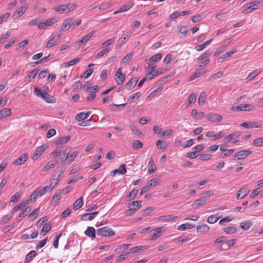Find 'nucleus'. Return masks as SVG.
<instances>
[{
	"label": "nucleus",
	"mask_w": 263,
	"mask_h": 263,
	"mask_svg": "<svg viewBox=\"0 0 263 263\" xmlns=\"http://www.w3.org/2000/svg\"><path fill=\"white\" fill-rule=\"evenodd\" d=\"M77 5L75 3H68L61 4L53 7L54 10L60 14L68 13L73 11Z\"/></svg>",
	"instance_id": "obj_1"
},
{
	"label": "nucleus",
	"mask_w": 263,
	"mask_h": 263,
	"mask_svg": "<svg viewBox=\"0 0 263 263\" xmlns=\"http://www.w3.org/2000/svg\"><path fill=\"white\" fill-rule=\"evenodd\" d=\"M34 92L36 96L41 97L48 103H53L55 101V99L53 97L48 95L46 92L43 91L37 87L34 88Z\"/></svg>",
	"instance_id": "obj_2"
},
{
	"label": "nucleus",
	"mask_w": 263,
	"mask_h": 263,
	"mask_svg": "<svg viewBox=\"0 0 263 263\" xmlns=\"http://www.w3.org/2000/svg\"><path fill=\"white\" fill-rule=\"evenodd\" d=\"M262 4L261 2H252L246 5L245 8L242 10V13L248 14L253 10H257L258 7Z\"/></svg>",
	"instance_id": "obj_3"
},
{
	"label": "nucleus",
	"mask_w": 263,
	"mask_h": 263,
	"mask_svg": "<svg viewBox=\"0 0 263 263\" xmlns=\"http://www.w3.org/2000/svg\"><path fill=\"white\" fill-rule=\"evenodd\" d=\"M97 234L104 237H111L115 235V232L111 228L104 227L97 230Z\"/></svg>",
	"instance_id": "obj_4"
},
{
	"label": "nucleus",
	"mask_w": 263,
	"mask_h": 263,
	"mask_svg": "<svg viewBox=\"0 0 263 263\" xmlns=\"http://www.w3.org/2000/svg\"><path fill=\"white\" fill-rule=\"evenodd\" d=\"M254 109V106L251 104H242L238 106H233L231 107V110L236 111H250Z\"/></svg>",
	"instance_id": "obj_5"
},
{
	"label": "nucleus",
	"mask_w": 263,
	"mask_h": 263,
	"mask_svg": "<svg viewBox=\"0 0 263 263\" xmlns=\"http://www.w3.org/2000/svg\"><path fill=\"white\" fill-rule=\"evenodd\" d=\"M141 201H134L129 203V205H134L136 204V208H130L129 210L125 212V214L127 216H130L134 214L136 211L139 210L141 206Z\"/></svg>",
	"instance_id": "obj_6"
},
{
	"label": "nucleus",
	"mask_w": 263,
	"mask_h": 263,
	"mask_svg": "<svg viewBox=\"0 0 263 263\" xmlns=\"http://www.w3.org/2000/svg\"><path fill=\"white\" fill-rule=\"evenodd\" d=\"M57 20L55 17H51L47 20L44 22H40L38 24V28L40 29H44L48 26H52L57 22Z\"/></svg>",
	"instance_id": "obj_7"
},
{
	"label": "nucleus",
	"mask_w": 263,
	"mask_h": 263,
	"mask_svg": "<svg viewBox=\"0 0 263 263\" xmlns=\"http://www.w3.org/2000/svg\"><path fill=\"white\" fill-rule=\"evenodd\" d=\"M205 118L208 121L214 123L220 122L222 120V117L221 116L213 113H210L206 115Z\"/></svg>",
	"instance_id": "obj_8"
},
{
	"label": "nucleus",
	"mask_w": 263,
	"mask_h": 263,
	"mask_svg": "<svg viewBox=\"0 0 263 263\" xmlns=\"http://www.w3.org/2000/svg\"><path fill=\"white\" fill-rule=\"evenodd\" d=\"M165 230L163 227L157 228L149 232V234L151 236V240H154L159 238L160 236V233L162 231Z\"/></svg>",
	"instance_id": "obj_9"
},
{
	"label": "nucleus",
	"mask_w": 263,
	"mask_h": 263,
	"mask_svg": "<svg viewBox=\"0 0 263 263\" xmlns=\"http://www.w3.org/2000/svg\"><path fill=\"white\" fill-rule=\"evenodd\" d=\"M240 126L246 129L252 128H260L261 127V124H258L256 122L251 121L248 122H243L240 124Z\"/></svg>",
	"instance_id": "obj_10"
},
{
	"label": "nucleus",
	"mask_w": 263,
	"mask_h": 263,
	"mask_svg": "<svg viewBox=\"0 0 263 263\" xmlns=\"http://www.w3.org/2000/svg\"><path fill=\"white\" fill-rule=\"evenodd\" d=\"M72 27V18L68 17L63 21L61 31H65Z\"/></svg>",
	"instance_id": "obj_11"
},
{
	"label": "nucleus",
	"mask_w": 263,
	"mask_h": 263,
	"mask_svg": "<svg viewBox=\"0 0 263 263\" xmlns=\"http://www.w3.org/2000/svg\"><path fill=\"white\" fill-rule=\"evenodd\" d=\"M99 214V212L84 214L81 217V220L84 221H91L93 220Z\"/></svg>",
	"instance_id": "obj_12"
},
{
	"label": "nucleus",
	"mask_w": 263,
	"mask_h": 263,
	"mask_svg": "<svg viewBox=\"0 0 263 263\" xmlns=\"http://www.w3.org/2000/svg\"><path fill=\"white\" fill-rule=\"evenodd\" d=\"M252 153V151L249 150H242L239 151L234 155V157H236L238 160H241L247 157L249 154Z\"/></svg>",
	"instance_id": "obj_13"
},
{
	"label": "nucleus",
	"mask_w": 263,
	"mask_h": 263,
	"mask_svg": "<svg viewBox=\"0 0 263 263\" xmlns=\"http://www.w3.org/2000/svg\"><path fill=\"white\" fill-rule=\"evenodd\" d=\"M46 148V146L44 145L38 147L34 152L32 159L33 160L37 159L45 152Z\"/></svg>",
	"instance_id": "obj_14"
},
{
	"label": "nucleus",
	"mask_w": 263,
	"mask_h": 263,
	"mask_svg": "<svg viewBox=\"0 0 263 263\" xmlns=\"http://www.w3.org/2000/svg\"><path fill=\"white\" fill-rule=\"evenodd\" d=\"M28 159V156L26 154H23L21 155L18 159H16L13 164L15 165H21L24 164Z\"/></svg>",
	"instance_id": "obj_15"
},
{
	"label": "nucleus",
	"mask_w": 263,
	"mask_h": 263,
	"mask_svg": "<svg viewBox=\"0 0 263 263\" xmlns=\"http://www.w3.org/2000/svg\"><path fill=\"white\" fill-rule=\"evenodd\" d=\"M60 36L59 35L54 34L53 35L48 41L46 44V47L50 48L53 46L56 45L57 41L59 40Z\"/></svg>",
	"instance_id": "obj_16"
},
{
	"label": "nucleus",
	"mask_w": 263,
	"mask_h": 263,
	"mask_svg": "<svg viewBox=\"0 0 263 263\" xmlns=\"http://www.w3.org/2000/svg\"><path fill=\"white\" fill-rule=\"evenodd\" d=\"M240 134H241L240 133L238 132H234V133L231 134L230 135L224 137L223 141L224 142L228 143L230 141H231L232 140L239 137L240 135Z\"/></svg>",
	"instance_id": "obj_17"
},
{
	"label": "nucleus",
	"mask_w": 263,
	"mask_h": 263,
	"mask_svg": "<svg viewBox=\"0 0 263 263\" xmlns=\"http://www.w3.org/2000/svg\"><path fill=\"white\" fill-rule=\"evenodd\" d=\"M70 136L62 137L56 140L55 144L56 145H62L67 143L70 139Z\"/></svg>",
	"instance_id": "obj_18"
},
{
	"label": "nucleus",
	"mask_w": 263,
	"mask_h": 263,
	"mask_svg": "<svg viewBox=\"0 0 263 263\" xmlns=\"http://www.w3.org/2000/svg\"><path fill=\"white\" fill-rule=\"evenodd\" d=\"M91 114V112L90 111H88V112H80L78 114H77L76 116V120L78 121H83L86 119H87L89 116V115H90Z\"/></svg>",
	"instance_id": "obj_19"
},
{
	"label": "nucleus",
	"mask_w": 263,
	"mask_h": 263,
	"mask_svg": "<svg viewBox=\"0 0 263 263\" xmlns=\"http://www.w3.org/2000/svg\"><path fill=\"white\" fill-rule=\"evenodd\" d=\"M249 190L248 188H241L237 193L236 198L237 199H242L248 194Z\"/></svg>",
	"instance_id": "obj_20"
},
{
	"label": "nucleus",
	"mask_w": 263,
	"mask_h": 263,
	"mask_svg": "<svg viewBox=\"0 0 263 263\" xmlns=\"http://www.w3.org/2000/svg\"><path fill=\"white\" fill-rule=\"evenodd\" d=\"M12 114V111L9 108H4L0 111V120L6 118Z\"/></svg>",
	"instance_id": "obj_21"
},
{
	"label": "nucleus",
	"mask_w": 263,
	"mask_h": 263,
	"mask_svg": "<svg viewBox=\"0 0 263 263\" xmlns=\"http://www.w3.org/2000/svg\"><path fill=\"white\" fill-rule=\"evenodd\" d=\"M115 76L118 78V80H117V82L118 85H121L124 82L125 78V74L121 72V69H119L115 73Z\"/></svg>",
	"instance_id": "obj_22"
},
{
	"label": "nucleus",
	"mask_w": 263,
	"mask_h": 263,
	"mask_svg": "<svg viewBox=\"0 0 263 263\" xmlns=\"http://www.w3.org/2000/svg\"><path fill=\"white\" fill-rule=\"evenodd\" d=\"M224 135V133L223 131H220L217 134L214 135V133L213 132H208L206 133V137H213L214 138L213 140H216L219 139L223 137Z\"/></svg>",
	"instance_id": "obj_23"
},
{
	"label": "nucleus",
	"mask_w": 263,
	"mask_h": 263,
	"mask_svg": "<svg viewBox=\"0 0 263 263\" xmlns=\"http://www.w3.org/2000/svg\"><path fill=\"white\" fill-rule=\"evenodd\" d=\"M178 218L179 217L178 216H175L173 214L161 216L159 217V219L160 220L163 221H175L176 219H178Z\"/></svg>",
	"instance_id": "obj_24"
},
{
	"label": "nucleus",
	"mask_w": 263,
	"mask_h": 263,
	"mask_svg": "<svg viewBox=\"0 0 263 263\" xmlns=\"http://www.w3.org/2000/svg\"><path fill=\"white\" fill-rule=\"evenodd\" d=\"M138 81V79L137 78H133L131 79L126 85V89L129 90H131L136 85Z\"/></svg>",
	"instance_id": "obj_25"
},
{
	"label": "nucleus",
	"mask_w": 263,
	"mask_h": 263,
	"mask_svg": "<svg viewBox=\"0 0 263 263\" xmlns=\"http://www.w3.org/2000/svg\"><path fill=\"white\" fill-rule=\"evenodd\" d=\"M179 29L178 37L180 39H182L186 36L188 30L186 26L178 27Z\"/></svg>",
	"instance_id": "obj_26"
},
{
	"label": "nucleus",
	"mask_w": 263,
	"mask_h": 263,
	"mask_svg": "<svg viewBox=\"0 0 263 263\" xmlns=\"http://www.w3.org/2000/svg\"><path fill=\"white\" fill-rule=\"evenodd\" d=\"M94 31H92L85 35L81 40L78 42L79 46H81L82 44L87 42L93 35Z\"/></svg>",
	"instance_id": "obj_27"
},
{
	"label": "nucleus",
	"mask_w": 263,
	"mask_h": 263,
	"mask_svg": "<svg viewBox=\"0 0 263 263\" xmlns=\"http://www.w3.org/2000/svg\"><path fill=\"white\" fill-rule=\"evenodd\" d=\"M84 233L86 236L90 238H93L96 237V230L93 227H88Z\"/></svg>",
	"instance_id": "obj_28"
},
{
	"label": "nucleus",
	"mask_w": 263,
	"mask_h": 263,
	"mask_svg": "<svg viewBox=\"0 0 263 263\" xmlns=\"http://www.w3.org/2000/svg\"><path fill=\"white\" fill-rule=\"evenodd\" d=\"M126 172V168L125 165L122 164L120 166L119 168L117 170H115L112 171V175L115 176L117 173H119L122 175L125 174Z\"/></svg>",
	"instance_id": "obj_29"
},
{
	"label": "nucleus",
	"mask_w": 263,
	"mask_h": 263,
	"mask_svg": "<svg viewBox=\"0 0 263 263\" xmlns=\"http://www.w3.org/2000/svg\"><path fill=\"white\" fill-rule=\"evenodd\" d=\"M70 151V148L69 147H66L65 149H63L60 155V158L62 161H64L66 160V157H68V154H69Z\"/></svg>",
	"instance_id": "obj_30"
},
{
	"label": "nucleus",
	"mask_w": 263,
	"mask_h": 263,
	"mask_svg": "<svg viewBox=\"0 0 263 263\" xmlns=\"http://www.w3.org/2000/svg\"><path fill=\"white\" fill-rule=\"evenodd\" d=\"M148 172L151 174L154 173L157 170L153 158H151L148 164Z\"/></svg>",
	"instance_id": "obj_31"
},
{
	"label": "nucleus",
	"mask_w": 263,
	"mask_h": 263,
	"mask_svg": "<svg viewBox=\"0 0 263 263\" xmlns=\"http://www.w3.org/2000/svg\"><path fill=\"white\" fill-rule=\"evenodd\" d=\"M209 229L210 227L206 224H203L197 227V232L204 233L208 232Z\"/></svg>",
	"instance_id": "obj_32"
},
{
	"label": "nucleus",
	"mask_w": 263,
	"mask_h": 263,
	"mask_svg": "<svg viewBox=\"0 0 263 263\" xmlns=\"http://www.w3.org/2000/svg\"><path fill=\"white\" fill-rule=\"evenodd\" d=\"M83 205V198L81 197L77 199L73 205V209L77 211L80 208H81Z\"/></svg>",
	"instance_id": "obj_33"
},
{
	"label": "nucleus",
	"mask_w": 263,
	"mask_h": 263,
	"mask_svg": "<svg viewBox=\"0 0 263 263\" xmlns=\"http://www.w3.org/2000/svg\"><path fill=\"white\" fill-rule=\"evenodd\" d=\"M194 227H195V226L192 224H191L189 223H185L182 224L180 225L179 226H178L177 229L179 231H183L187 229H192V228H194Z\"/></svg>",
	"instance_id": "obj_34"
},
{
	"label": "nucleus",
	"mask_w": 263,
	"mask_h": 263,
	"mask_svg": "<svg viewBox=\"0 0 263 263\" xmlns=\"http://www.w3.org/2000/svg\"><path fill=\"white\" fill-rule=\"evenodd\" d=\"M36 255V253L35 251H31L26 255L25 262L31 261Z\"/></svg>",
	"instance_id": "obj_35"
},
{
	"label": "nucleus",
	"mask_w": 263,
	"mask_h": 263,
	"mask_svg": "<svg viewBox=\"0 0 263 263\" xmlns=\"http://www.w3.org/2000/svg\"><path fill=\"white\" fill-rule=\"evenodd\" d=\"M28 204V201H27L22 202L17 206H15L12 210V213L13 214V213L17 210H22Z\"/></svg>",
	"instance_id": "obj_36"
},
{
	"label": "nucleus",
	"mask_w": 263,
	"mask_h": 263,
	"mask_svg": "<svg viewBox=\"0 0 263 263\" xmlns=\"http://www.w3.org/2000/svg\"><path fill=\"white\" fill-rule=\"evenodd\" d=\"M212 41V40L207 41L202 44L196 46L195 48L197 51H200L204 49L207 46L209 45Z\"/></svg>",
	"instance_id": "obj_37"
},
{
	"label": "nucleus",
	"mask_w": 263,
	"mask_h": 263,
	"mask_svg": "<svg viewBox=\"0 0 263 263\" xmlns=\"http://www.w3.org/2000/svg\"><path fill=\"white\" fill-rule=\"evenodd\" d=\"M156 145L158 148L160 150H165L167 146L166 143L162 140H158L157 141Z\"/></svg>",
	"instance_id": "obj_38"
},
{
	"label": "nucleus",
	"mask_w": 263,
	"mask_h": 263,
	"mask_svg": "<svg viewBox=\"0 0 263 263\" xmlns=\"http://www.w3.org/2000/svg\"><path fill=\"white\" fill-rule=\"evenodd\" d=\"M63 171L62 170L56 172L53 175V178L51 180L52 181V182H56V184H57L60 180L61 176L63 175Z\"/></svg>",
	"instance_id": "obj_39"
},
{
	"label": "nucleus",
	"mask_w": 263,
	"mask_h": 263,
	"mask_svg": "<svg viewBox=\"0 0 263 263\" xmlns=\"http://www.w3.org/2000/svg\"><path fill=\"white\" fill-rule=\"evenodd\" d=\"M252 225V222L250 221H245L240 223V227L243 230H248Z\"/></svg>",
	"instance_id": "obj_40"
},
{
	"label": "nucleus",
	"mask_w": 263,
	"mask_h": 263,
	"mask_svg": "<svg viewBox=\"0 0 263 263\" xmlns=\"http://www.w3.org/2000/svg\"><path fill=\"white\" fill-rule=\"evenodd\" d=\"M260 73V70L259 69H256L250 73L249 75L246 78V80L249 81H251Z\"/></svg>",
	"instance_id": "obj_41"
},
{
	"label": "nucleus",
	"mask_w": 263,
	"mask_h": 263,
	"mask_svg": "<svg viewBox=\"0 0 263 263\" xmlns=\"http://www.w3.org/2000/svg\"><path fill=\"white\" fill-rule=\"evenodd\" d=\"M79 152L78 151H74L70 154H69L68 157H66V159L68 160V163H71L77 156Z\"/></svg>",
	"instance_id": "obj_42"
},
{
	"label": "nucleus",
	"mask_w": 263,
	"mask_h": 263,
	"mask_svg": "<svg viewBox=\"0 0 263 263\" xmlns=\"http://www.w3.org/2000/svg\"><path fill=\"white\" fill-rule=\"evenodd\" d=\"M223 74V72L222 71H219L211 75L209 77V80L213 81L215 80L218 79L220 78Z\"/></svg>",
	"instance_id": "obj_43"
},
{
	"label": "nucleus",
	"mask_w": 263,
	"mask_h": 263,
	"mask_svg": "<svg viewBox=\"0 0 263 263\" xmlns=\"http://www.w3.org/2000/svg\"><path fill=\"white\" fill-rule=\"evenodd\" d=\"M219 218L220 217L217 214L211 215L208 218L207 222L209 223L213 224L217 222Z\"/></svg>",
	"instance_id": "obj_44"
},
{
	"label": "nucleus",
	"mask_w": 263,
	"mask_h": 263,
	"mask_svg": "<svg viewBox=\"0 0 263 263\" xmlns=\"http://www.w3.org/2000/svg\"><path fill=\"white\" fill-rule=\"evenodd\" d=\"M204 73V72L202 71H197L193 73L190 77L189 81H193L200 76H201L202 74Z\"/></svg>",
	"instance_id": "obj_45"
},
{
	"label": "nucleus",
	"mask_w": 263,
	"mask_h": 263,
	"mask_svg": "<svg viewBox=\"0 0 263 263\" xmlns=\"http://www.w3.org/2000/svg\"><path fill=\"white\" fill-rule=\"evenodd\" d=\"M39 213V208L34 209L29 215L28 218L30 220H33L36 218Z\"/></svg>",
	"instance_id": "obj_46"
},
{
	"label": "nucleus",
	"mask_w": 263,
	"mask_h": 263,
	"mask_svg": "<svg viewBox=\"0 0 263 263\" xmlns=\"http://www.w3.org/2000/svg\"><path fill=\"white\" fill-rule=\"evenodd\" d=\"M146 249H147V248H146L144 246L135 247H134V248H132L130 249V253H138V252H139L143 251L145 250H146Z\"/></svg>",
	"instance_id": "obj_47"
},
{
	"label": "nucleus",
	"mask_w": 263,
	"mask_h": 263,
	"mask_svg": "<svg viewBox=\"0 0 263 263\" xmlns=\"http://www.w3.org/2000/svg\"><path fill=\"white\" fill-rule=\"evenodd\" d=\"M31 210V206H28L26 208H25L23 211L20 214L18 218H17V221H21V219L20 218L24 217L25 216L27 215L28 213H29Z\"/></svg>",
	"instance_id": "obj_48"
},
{
	"label": "nucleus",
	"mask_w": 263,
	"mask_h": 263,
	"mask_svg": "<svg viewBox=\"0 0 263 263\" xmlns=\"http://www.w3.org/2000/svg\"><path fill=\"white\" fill-rule=\"evenodd\" d=\"M40 188L36 189L30 195V200H35L38 196H41Z\"/></svg>",
	"instance_id": "obj_49"
},
{
	"label": "nucleus",
	"mask_w": 263,
	"mask_h": 263,
	"mask_svg": "<svg viewBox=\"0 0 263 263\" xmlns=\"http://www.w3.org/2000/svg\"><path fill=\"white\" fill-rule=\"evenodd\" d=\"M134 2L130 1L127 2L125 5L121 7V10L123 12H125L130 9L134 5Z\"/></svg>",
	"instance_id": "obj_50"
},
{
	"label": "nucleus",
	"mask_w": 263,
	"mask_h": 263,
	"mask_svg": "<svg viewBox=\"0 0 263 263\" xmlns=\"http://www.w3.org/2000/svg\"><path fill=\"white\" fill-rule=\"evenodd\" d=\"M62 191H57L52 197V201L55 203L59 202L62 194Z\"/></svg>",
	"instance_id": "obj_51"
},
{
	"label": "nucleus",
	"mask_w": 263,
	"mask_h": 263,
	"mask_svg": "<svg viewBox=\"0 0 263 263\" xmlns=\"http://www.w3.org/2000/svg\"><path fill=\"white\" fill-rule=\"evenodd\" d=\"M223 230L226 233L230 234H234L236 231V228L231 226L224 228Z\"/></svg>",
	"instance_id": "obj_52"
},
{
	"label": "nucleus",
	"mask_w": 263,
	"mask_h": 263,
	"mask_svg": "<svg viewBox=\"0 0 263 263\" xmlns=\"http://www.w3.org/2000/svg\"><path fill=\"white\" fill-rule=\"evenodd\" d=\"M206 97V92L202 91L200 93L199 97L198 98V103L200 105H203L205 103V99Z\"/></svg>",
	"instance_id": "obj_53"
},
{
	"label": "nucleus",
	"mask_w": 263,
	"mask_h": 263,
	"mask_svg": "<svg viewBox=\"0 0 263 263\" xmlns=\"http://www.w3.org/2000/svg\"><path fill=\"white\" fill-rule=\"evenodd\" d=\"M132 34V32H129L126 35H122L118 40L119 44L121 45L124 44L126 42V39L127 37H130Z\"/></svg>",
	"instance_id": "obj_54"
},
{
	"label": "nucleus",
	"mask_w": 263,
	"mask_h": 263,
	"mask_svg": "<svg viewBox=\"0 0 263 263\" xmlns=\"http://www.w3.org/2000/svg\"><path fill=\"white\" fill-rule=\"evenodd\" d=\"M162 57L161 53H157L149 59V61L151 62H156L158 60H160Z\"/></svg>",
	"instance_id": "obj_55"
},
{
	"label": "nucleus",
	"mask_w": 263,
	"mask_h": 263,
	"mask_svg": "<svg viewBox=\"0 0 263 263\" xmlns=\"http://www.w3.org/2000/svg\"><path fill=\"white\" fill-rule=\"evenodd\" d=\"M56 165V163L49 162L47 163L43 168V172H47L50 169L53 168Z\"/></svg>",
	"instance_id": "obj_56"
},
{
	"label": "nucleus",
	"mask_w": 263,
	"mask_h": 263,
	"mask_svg": "<svg viewBox=\"0 0 263 263\" xmlns=\"http://www.w3.org/2000/svg\"><path fill=\"white\" fill-rule=\"evenodd\" d=\"M142 146L143 143L140 140H135L133 143V148L135 150L142 148Z\"/></svg>",
	"instance_id": "obj_57"
},
{
	"label": "nucleus",
	"mask_w": 263,
	"mask_h": 263,
	"mask_svg": "<svg viewBox=\"0 0 263 263\" xmlns=\"http://www.w3.org/2000/svg\"><path fill=\"white\" fill-rule=\"evenodd\" d=\"M236 52H237L236 48H233L231 51L227 52V53L222 54V55L223 57L225 60H227L228 58L230 57Z\"/></svg>",
	"instance_id": "obj_58"
},
{
	"label": "nucleus",
	"mask_w": 263,
	"mask_h": 263,
	"mask_svg": "<svg viewBox=\"0 0 263 263\" xmlns=\"http://www.w3.org/2000/svg\"><path fill=\"white\" fill-rule=\"evenodd\" d=\"M160 182V179H158V178H153V179H151L148 182V185L151 187H153V186H155V185H156L157 184H158Z\"/></svg>",
	"instance_id": "obj_59"
},
{
	"label": "nucleus",
	"mask_w": 263,
	"mask_h": 263,
	"mask_svg": "<svg viewBox=\"0 0 263 263\" xmlns=\"http://www.w3.org/2000/svg\"><path fill=\"white\" fill-rule=\"evenodd\" d=\"M80 61V58H75L68 62L65 63V65L66 66H71L76 65Z\"/></svg>",
	"instance_id": "obj_60"
},
{
	"label": "nucleus",
	"mask_w": 263,
	"mask_h": 263,
	"mask_svg": "<svg viewBox=\"0 0 263 263\" xmlns=\"http://www.w3.org/2000/svg\"><path fill=\"white\" fill-rule=\"evenodd\" d=\"M196 97L197 96L195 93H191L187 98L189 104H190L194 103L196 100Z\"/></svg>",
	"instance_id": "obj_61"
},
{
	"label": "nucleus",
	"mask_w": 263,
	"mask_h": 263,
	"mask_svg": "<svg viewBox=\"0 0 263 263\" xmlns=\"http://www.w3.org/2000/svg\"><path fill=\"white\" fill-rule=\"evenodd\" d=\"M41 196H43L46 192H50L52 191L49 185L44 186L42 189H40Z\"/></svg>",
	"instance_id": "obj_62"
},
{
	"label": "nucleus",
	"mask_w": 263,
	"mask_h": 263,
	"mask_svg": "<svg viewBox=\"0 0 263 263\" xmlns=\"http://www.w3.org/2000/svg\"><path fill=\"white\" fill-rule=\"evenodd\" d=\"M111 6V5L108 2H103L99 8L100 10H105L109 9Z\"/></svg>",
	"instance_id": "obj_63"
},
{
	"label": "nucleus",
	"mask_w": 263,
	"mask_h": 263,
	"mask_svg": "<svg viewBox=\"0 0 263 263\" xmlns=\"http://www.w3.org/2000/svg\"><path fill=\"white\" fill-rule=\"evenodd\" d=\"M253 144L256 146H259L263 144V137H259L255 139L253 141Z\"/></svg>",
	"instance_id": "obj_64"
}]
</instances>
